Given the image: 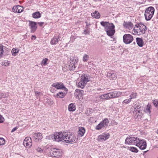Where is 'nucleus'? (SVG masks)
Here are the masks:
<instances>
[{"instance_id":"f704fd0d","label":"nucleus","mask_w":158,"mask_h":158,"mask_svg":"<svg viewBox=\"0 0 158 158\" xmlns=\"http://www.w3.org/2000/svg\"><path fill=\"white\" fill-rule=\"evenodd\" d=\"M4 46L1 45H0V58L2 56V55L3 52V48Z\"/></svg>"},{"instance_id":"9d476101","label":"nucleus","mask_w":158,"mask_h":158,"mask_svg":"<svg viewBox=\"0 0 158 158\" xmlns=\"http://www.w3.org/2000/svg\"><path fill=\"white\" fill-rule=\"evenodd\" d=\"M109 134L108 133H104L98 137V140L99 141H103L106 140L109 137Z\"/></svg>"},{"instance_id":"c85d7f7f","label":"nucleus","mask_w":158,"mask_h":158,"mask_svg":"<svg viewBox=\"0 0 158 158\" xmlns=\"http://www.w3.org/2000/svg\"><path fill=\"white\" fill-rule=\"evenodd\" d=\"M92 16L95 18L99 19L100 17V15L98 11L96 10L92 14Z\"/></svg>"},{"instance_id":"423d86ee","label":"nucleus","mask_w":158,"mask_h":158,"mask_svg":"<svg viewBox=\"0 0 158 158\" xmlns=\"http://www.w3.org/2000/svg\"><path fill=\"white\" fill-rule=\"evenodd\" d=\"M109 123L108 119L106 118L96 126V129L98 130L103 129L108 125Z\"/></svg>"},{"instance_id":"a18cd8bd","label":"nucleus","mask_w":158,"mask_h":158,"mask_svg":"<svg viewBox=\"0 0 158 158\" xmlns=\"http://www.w3.org/2000/svg\"><path fill=\"white\" fill-rule=\"evenodd\" d=\"M5 119L0 114V123H2L4 121Z\"/></svg>"},{"instance_id":"1a4fd4ad","label":"nucleus","mask_w":158,"mask_h":158,"mask_svg":"<svg viewBox=\"0 0 158 158\" xmlns=\"http://www.w3.org/2000/svg\"><path fill=\"white\" fill-rule=\"evenodd\" d=\"M136 145L139 147L140 149L144 150L147 147V143L144 139H139L138 143Z\"/></svg>"},{"instance_id":"39448f33","label":"nucleus","mask_w":158,"mask_h":158,"mask_svg":"<svg viewBox=\"0 0 158 158\" xmlns=\"http://www.w3.org/2000/svg\"><path fill=\"white\" fill-rule=\"evenodd\" d=\"M78 61V59L77 58L73 57L70 58L68 64V68L70 70H73L75 69Z\"/></svg>"},{"instance_id":"cd10ccee","label":"nucleus","mask_w":158,"mask_h":158,"mask_svg":"<svg viewBox=\"0 0 158 158\" xmlns=\"http://www.w3.org/2000/svg\"><path fill=\"white\" fill-rule=\"evenodd\" d=\"M66 93L60 92L57 93L55 96L56 98H64L65 95Z\"/></svg>"},{"instance_id":"e433bc0d","label":"nucleus","mask_w":158,"mask_h":158,"mask_svg":"<svg viewBox=\"0 0 158 158\" xmlns=\"http://www.w3.org/2000/svg\"><path fill=\"white\" fill-rule=\"evenodd\" d=\"M137 96V94L136 93H132L130 96L131 100L133 98H136Z\"/></svg>"},{"instance_id":"3c124183","label":"nucleus","mask_w":158,"mask_h":158,"mask_svg":"<svg viewBox=\"0 0 158 158\" xmlns=\"http://www.w3.org/2000/svg\"><path fill=\"white\" fill-rule=\"evenodd\" d=\"M146 111L147 112H148L149 113H150V108L149 107H147L146 109Z\"/></svg>"},{"instance_id":"79ce46f5","label":"nucleus","mask_w":158,"mask_h":158,"mask_svg":"<svg viewBox=\"0 0 158 158\" xmlns=\"http://www.w3.org/2000/svg\"><path fill=\"white\" fill-rule=\"evenodd\" d=\"M131 101V99L130 98L128 99L124 100L123 102V104H127L129 103Z\"/></svg>"},{"instance_id":"f8f14e48","label":"nucleus","mask_w":158,"mask_h":158,"mask_svg":"<svg viewBox=\"0 0 158 158\" xmlns=\"http://www.w3.org/2000/svg\"><path fill=\"white\" fill-rule=\"evenodd\" d=\"M29 26L30 27V28L31 29V32H34L37 28L36 26L37 23L36 22L30 21H29Z\"/></svg>"},{"instance_id":"4c0bfd02","label":"nucleus","mask_w":158,"mask_h":158,"mask_svg":"<svg viewBox=\"0 0 158 158\" xmlns=\"http://www.w3.org/2000/svg\"><path fill=\"white\" fill-rule=\"evenodd\" d=\"M48 59L47 58L44 59L43 60L41 64L44 65L47 64V62L48 61Z\"/></svg>"},{"instance_id":"c9c22d12","label":"nucleus","mask_w":158,"mask_h":158,"mask_svg":"<svg viewBox=\"0 0 158 158\" xmlns=\"http://www.w3.org/2000/svg\"><path fill=\"white\" fill-rule=\"evenodd\" d=\"M130 150L132 152L137 153L138 152L137 148L133 147H131Z\"/></svg>"},{"instance_id":"b1692460","label":"nucleus","mask_w":158,"mask_h":158,"mask_svg":"<svg viewBox=\"0 0 158 158\" xmlns=\"http://www.w3.org/2000/svg\"><path fill=\"white\" fill-rule=\"evenodd\" d=\"M110 93L102 95L100 96L101 99H109L111 98L110 96Z\"/></svg>"},{"instance_id":"4468645a","label":"nucleus","mask_w":158,"mask_h":158,"mask_svg":"<svg viewBox=\"0 0 158 158\" xmlns=\"http://www.w3.org/2000/svg\"><path fill=\"white\" fill-rule=\"evenodd\" d=\"M107 77L110 80H114L117 78V75L112 72H109L107 73Z\"/></svg>"},{"instance_id":"37998d69","label":"nucleus","mask_w":158,"mask_h":158,"mask_svg":"<svg viewBox=\"0 0 158 158\" xmlns=\"http://www.w3.org/2000/svg\"><path fill=\"white\" fill-rule=\"evenodd\" d=\"M9 63L8 61H4L2 62V64L5 66H7L9 65Z\"/></svg>"},{"instance_id":"c03bdc74","label":"nucleus","mask_w":158,"mask_h":158,"mask_svg":"<svg viewBox=\"0 0 158 158\" xmlns=\"http://www.w3.org/2000/svg\"><path fill=\"white\" fill-rule=\"evenodd\" d=\"M154 105L156 107H158V100H155L153 101Z\"/></svg>"},{"instance_id":"dca6fc26","label":"nucleus","mask_w":158,"mask_h":158,"mask_svg":"<svg viewBox=\"0 0 158 158\" xmlns=\"http://www.w3.org/2000/svg\"><path fill=\"white\" fill-rule=\"evenodd\" d=\"M52 85L57 89H61L64 87V85L61 82L55 83H53Z\"/></svg>"},{"instance_id":"a19ab883","label":"nucleus","mask_w":158,"mask_h":158,"mask_svg":"<svg viewBox=\"0 0 158 158\" xmlns=\"http://www.w3.org/2000/svg\"><path fill=\"white\" fill-rule=\"evenodd\" d=\"M5 140L2 138H0V145H3L5 143Z\"/></svg>"},{"instance_id":"393cba45","label":"nucleus","mask_w":158,"mask_h":158,"mask_svg":"<svg viewBox=\"0 0 158 158\" xmlns=\"http://www.w3.org/2000/svg\"><path fill=\"white\" fill-rule=\"evenodd\" d=\"M76 107L74 103L70 104L68 106V110L70 111H74L76 110Z\"/></svg>"},{"instance_id":"ea45409f","label":"nucleus","mask_w":158,"mask_h":158,"mask_svg":"<svg viewBox=\"0 0 158 158\" xmlns=\"http://www.w3.org/2000/svg\"><path fill=\"white\" fill-rule=\"evenodd\" d=\"M89 58V56L87 55L86 54L84 55L83 57V61L84 62L87 61Z\"/></svg>"},{"instance_id":"2eb2a0df","label":"nucleus","mask_w":158,"mask_h":158,"mask_svg":"<svg viewBox=\"0 0 158 158\" xmlns=\"http://www.w3.org/2000/svg\"><path fill=\"white\" fill-rule=\"evenodd\" d=\"M13 11L16 13H20L23 11V7L19 5L14 6L13 7Z\"/></svg>"},{"instance_id":"6ab92c4d","label":"nucleus","mask_w":158,"mask_h":158,"mask_svg":"<svg viewBox=\"0 0 158 158\" xmlns=\"http://www.w3.org/2000/svg\"><path fill=\"white\" fill-rule=\"evenodd\" d=\"M89 76L87 75H82L81 77V80L83 82V84H86L89 81Z\"/></svg>"},{"instance_id":"aec40b11","label":"nucleus","mask_w":158,"mask_h":158,"mask_svg":"<svg viewBox=\"0 0 158 158\" xmlns=\"http://www.w3.org/2000/svg\"><path fill=\"white\" fill-rule=\"evenodd\" d=\"M123 25L124 27L129 29H132L133 27V23L131 22H124Z\"/></svg>"},{"instance_id":"58836bf2","label":"nucleus","mask_w":158,"mask_h":158,"mask_svg":"<svg viewBox=\"0 0 158 158\" xmlns=\"http://www.w3.org/2000/svg\"><path fill=\"white\" fill-rule=\"evenodd\" d=\"M24 141H25L27 142H31L32 140L31 138L30 137H26Z\"/></svg>"},{"instance_id":"de8ad7c7","label":"nucleus","mask_w":158,"mask_h":158,"mask_svg":"<svg viewBox=\"0 0 158 158\" xmlns=\"http://www.w3.org/2000/svg\"><path fill=\"white\" fill-rule=\"evenodd\" d=\"M35 94L36 97L37 98H38V97H39V96L40 95V94H41V93L40 92H39L38 91H35Z\"/></svg>"},{"instance_id":"5701e85b","label":"nucleus","mask_w":158,"mask_h":158,"mask_svg":"<svg viewBox=\"0 0 158 158\" xmlns=\"http://www.w3.org/2000/svg\"><path fill=\"white\" fill-rule=\"evenodd\" d=\"M60 39L59 36H54L52 39L51 41V44L52 45H55L57 44L59 41V40Z\"/></svg>"},{"instance_id":"7c9ffc66","label":"nucleus","mask_w":158,"mask_h":158,"mask_svg":"<svg viewBox=\"0 0 158 158\" xmlns=\"http://www.w3.org/2000/svg\"><path fill=\"white\" fill-rule=\"evenodd\" d=\"M19 52V50L17 48H13L11 50L12 55L14 56H16Z\"/></svg>"},{"instance_id":"c756f323","label":"nucleus","mask_w":158,"mask_h":158,"mask_svg":"<svg viewBox=\"0 0 158 158\" xmlns=\"http://www.w3.org/2000/svg\"><path fill=\"white\" fill-rule=\"evenodd\" d=\"M145 13L144 16L146 20L147 21L150 20L153 17V15L152 14H149L148 13Z\"/></svg>"},{"instance_id":"4be33fe9","label":"nucleus","mask_w":158,"mask_h":158,"mask_svg":"<svg viewBox=\"0 0 158 158\" xmlns=\"http://www.w3.org/2000/svg\"><path fill=\"white\" fill-rule=\"evenodd\" d=\"M85 129L83 127H79L78 128V133L79 136L82 137L83 136L84 133L85 132Z\"/></svg>"},{"instance_id":"2f4dec72","label":"nucleus","mask_w":158,"mask_h":158,"mask_svg":"<svg viewBox=\"0 0 158 158\" xmlns=\"http://www.w3.org/2000/svg\"><path fill=\"white\" fill-rule=\"evenodd\" d=\"M23 144V145L27 148H30L32 145L31 142H27L25 141H24Z\"/></svg>"},{"instance_id":"9b49d317","label":"nucleus","mask_w":158,"mask_h":158,"mask_svg":"<svg viewBox=\"0 0 158 158\" xmlns=\"http://www.w3.org/2000/svg\"><path fill=\"white\" fill-rule=\"evenodd\" d=\"M83 92L82 90L76 89L75 92V96L76 98L80 100L82 98Z\"/></svg>"},{"instance_id":"6e6552de","label":"nucleus","mask_w":158,"mask_h":158,"mask_svg":"<svg viewBox=\"0 0 158 158\" xmlns=\"http://www.w3.org/2000/svg\"><path fill=\"white\" fill-rule=\"evenodd\" d=\"M123 41L126 44H130L133 40V36L129 34H125L123 36Z\"/></svg>"},{"instance_id":"bb28decb","label":"nucleus","mask_w":158,"mask_h":158,"mask_svg":"<svg viewBox=\"0 0 158 158\" xmlns=\"http://www.w3.org/2000/svg\"><path fill=\"white\" fill-rule=\"evenodd\" d=\"M136 41L137 44L139 46L142 47L143 46V42L142 38H136Z\"/></svg>"},{"instance_id":"a211bd4d","label":"nucleus","mask_w":158,"mask_h":158,"mask_svg":"<svg viewBox=\"0 0 158 158\" xmlns=\"http://www.w3.org/2000/svg\"><path fill=\"white\" fill-rule=\"evenodd\" d=\"M33 137L35 141H38L41 139L43 137L41 133H34L33 135Z\"/></svg>"},{"instance_id":"8fccbe9b","label":"nucleus","mask_w":158,"mask_h":158,"mask_svg":"<svg viewBox=\"0 0 158 158\" xmlns=\"http://www.w3.org/2000/svg\"><path fill=\"white\" fill-rule=\"evenodd\" d=\"M37 152H41L43 151V150L40 148H38L36 149Z\"/></svg>"},{"instance_id":"13d9d810","label":"nucleus","mask_w":158,"mask_h":158,"mask_svg":"<svg viewBox=\"0 0 158 158\" xmlns=\"http://www.w3.org/2000/svg\"><path fill=\"white\" fill-rule=\"evenodd\" d=\"M133 43H134V44H135V42H134Z\"/></svg>"},{"instance_id":"6e6d98bb","label":"nucleus","mask_w":158,"mask_h":158,"mask_svg":"<svg viewBox=\"0 0 158 158\" xmlns=\"http://www.w3.org/2000/svg\"><path fill=\"white\" fill-rule=\"evenodd\" d=\"M33 38H34V39H35L36 37L35 35H32V39Z\"/></svg>"},{"instance_id":"603ef678","label":"nucleus","mask_w":158,"mask_h":158,"mask_svg":"<svg viewBox=\"0 0 158 158\" xmlns=\"http://www.w3.org/2000/svg\"><path fill=\"white\" fill-rule=\"evenodd\" d=\"M40 26V27H41L42 26L43 24L44 23V22H38L37 23Z\"/></svg>"},{"instance_id":"5fc2aeb1","label":"nucleus","mask_w":158,"mask_h":158,"mask_svg":"<svg viewBox=\"0 0 158 158\" xmlns=\"http://www.w3.org/2000/svg\"><path fill=\"white\" fill-rule=\"evenodd\" d=\"M62 89H63L64 91H65L66 92L68 91V89L65 87L64 86V87L62 88Z\"/></svg>"},{"instance_id":"4d7b16f0","label":"nucleus","mask_w":158,"mask_h":158,"mask_svg":"<svg viewBox=\"0 0 158 158\" xmlns=\"http://www.w3.org/2000/svg\"><path fill=\"white\" fill-rule=\"evenodd\" d=\"M148 151H145L144 152L145 153H146V152Z\"/></svg>"},{"instance_id":"7ed1b4c3","label":"nucleus","mask_w":158,"mask_h":158,"mask_svg":"<svg viewBox=\"0 0 158 158\" xmlns=\"http://www.w3.org/2000/svg\"><path fill=\"white\" fill-rule=\"evenodd\" d=\"M139 139L137 137L130 136L127 138L125 140V143L128 144H137Z\"/></svg>"},{"instance_id":"f3484780","label":"nucleus","mask_w":158,"mask_h":158,"mask_svg":"<svg viewBox=\"0 0 158 158\" xmlns=\"http://www.w3.org/2000/svg\"><path fill=\"white\" fill-rule=\"evenodd\" d=\"M110 96H111V98H114L119 97L122 94L121 92L116 91L110 92Z\"/></svg>"},{"instance_id":"864d4df0","label":"nucleus","mask_w":158,"mask_h":158,"mask_svg":"<svg viewBox=\"0 0 158 158\" xmlns=\"http://www.w3.org/2000/svg\"><path fill=\"white\" fill-rule=\"evenodd\" d=\"M17 129V127H15L14 128L11 130V132L12 133L16 131Z\"/></svg>"},{"instance_id":"0eeeda50","label":"nucleus","mask_w":158,"mask_h":158,"mask_svg":"<svg viewBox=\"0 0 158 158\" xmlns=\"http://www.w3.org/2000/svg\"><path fill=\"white\" fill-rule=\"evenodd\" d=\"M50 153L51 156L55 157H59L62 156V151L59 149H54Z\"/></svg>"},{"instance_id":"a878e982","label":"nucleus","mask_w":158,"mask_h":158,"mask_svg":"<svg viewBox=\"0 0 158 158\" xmlns=\"http://www.w3.org/2000/svg\"><path fill=\"white\" fill-rule=\"evenodd\" d=\"M41 16V14L39 11H36L32 14V17L35 19H38Z\"/></svg>"},{"instance_id":"473e14b6","label":"nucleus","mask_w":158,"mask_h":158,"mask_svg":"<svg viewBox=\"0 0 158 158\" xmlns=\"http://www.w3.org/2000/svg\"><path fill=\"white\" fill-rule=\"evenodd\" d=\"M86 84H83V82L81 80L80 82L78 83L77 85L78 87L83 89L84 87Z\"/></svg>"},{"instance_id":"49530a36","label":"nucleus","mask_w":158,"mask_h":158,"mask_svg":"<svg viewBox=\"0 0 158 158\" xmlns=\"http://www.w3.org/2000/svg\"><path fill=\"white\" fill-rule=\"evenodd\" d=\"M6 97V94L2 93L0 94V98L1 99L2 98H5Z\"/></svg>"},{"instance_id":"09e8293b","label":"nucleus","mask_w":158,"mask_h":158,"mask_svg":"<svg viewBox=\"0 0 158 158\" xmlns=\"http://www.w3.org/2000/svg\"><path fill=\"white\" fill-rule=\"evenodd\" d=\"M89 31L88 30H85L84 31V33L85 35L87 34H89Z\"/></svg>"},{"instance_id":"20e7f679","label":"nucleus","mask_w":158,"mask_h":158,"mask_svg":"<svg viewBox=\"0 0 158 158\" xmlns=\"http://www.w3.org/2000/svg\"><path fill=\"white\" fill-rule=\"evenodd\" d=\"M105 30L106 31L107 34L109 36L113 35L115 32V26L113 23H110L105 28Z\"/></svg>"},{"instance_id":"f257e3e1","label":"nucleus","mask_w":158,"mask_h":158,"mask_svg":"<svg viewBox=\"0 0 158 158\" xmlns=\"http://www.w3.org/2000/svg\"><path fill=\"white\" fill-rule=\"evenodd\" d=\"M52 139L57 142L63 141L70 143H74L76 140V137L74 134L70 132H56L53 134Z\"/></svg>"},{"instance_id":"f03ea898","label":"nucleus","mask_w":158,"mask_h":158,"mask_svg":"<svg viewBox=\"0 0 158 158\" xmlns=\"http://www.w3.org/2000/svg\"><path fill=\"white\" fill-rule=\"evenodd\" d=\"M146 30V27L143 24L140 23L135 25L133 30L135 33L143 34L145 33Z\"/></svg>"},{"instance_id":"72a5a7b5","label":"nucleus","mask_w":158,"mask_h":158,"mask_svg":"<svg viewBox=\"0 0 158 158\" xmlns=\"http://www.w3.org/2000/svg\"><path fill=\"white\" fill-rule=\"evenodd\" d=\"M110 23L108 22H104L102 21L101 22L100 24L102 26L104 27L105 28L107 27V26H108Z\"/></svg>"},{"instance_id":"412c9836","label":"nucleus","mask_w":158,"mask_h":158,"mask_svg":"<svg viewBox=\"0 0 158 158\" xmlns=\"http://www.w3.org/2000/svg\"><path fill=\"white\" fill-rule=\"evenodd\" d=\"M155 11V9L152 6H150L147 8L145 11V13H148L149 14H151L152 15H153Z\"/></svg>"},{"instance_id":"ddd939ff","label":"nucleus","mask_w":158,"mask_h":158,"mask_svg":"<svg viewBox=\"0 0 158 158\" xmlns=\"http://www.w3.org/2000/svg\"><path fill=\"white\" fill-rule=\"evenodd\" d=\"M133 107L134 108V111L137 114H138L137 116L139 115V114L141 113L142 110V107L140 105L135 104L134 105Z\"/></svg>"}]
</instances>
